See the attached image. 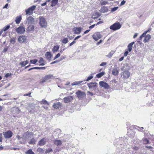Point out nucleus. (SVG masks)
<instances>
[{
    "mask_svg": "<svg viewBox=\"0 0 154 154\" xmlns=\"http://www.w3.org/2000/svg\"><path fill=\"white\" fill-rule=\"evenodd\" d=\"M40 25L42 27L45 28L47 26V23L45 18L42 16H40L39 17Z\"/></svg>",
    "mask_w": 154,
    "mask_h": 154,
    "instance_id": "f257e3e1",
    "label": "nucleus"
},
{
    "mask_svg": "<svg viewBox=\"0 0 154 154\" xmlns=\"http://www.w3.org/2000/svg\"><path fill=\"white\" fill-rule=\"evenodd\" d=\"M122 26L119 22H116L110 26V29L114 31L119 29Z\"/></svg>",
    "mask_w": 154,
    "mask_h": 154,
    "instance_id": "f03ea898",
    "label": "nucleus"
},
{
    "mask_svg": "<svg viewBox=\"0 0 154 154\" xmlns=\"http://www.w3.org/2000/svg\"><path fill=\"white\" fill-rule=\"evenodd\" d=\"M36 8V6L33 5L28 9L26 10L25 12L26 14H28L29 15H32L33 14V11L35 10Z\"/></svg>",
    "mask_w": 154,
    "mask_h": 154,
    "instance_id": "7ed1b4c3",
    "label": "nucleus"
},
{
    "mask_svg": "<svg viewBox=\"0 0 154 154\" xmlns=\"http://www.w3.org/2000/svg\"><path fill=\"white\" fill-rule=\"evenodd\" d=\"M97 84L95 82H91L87 84V85L89 89L91 91L95 90L96 89Z\"/></svg>",
    "mask_w": 154,
    "mask_h": 154,
    "instance_id": "20e7f679",
    "label": "nucleus"
},
{
    "mask_svg": "<svg viewBox=\"0 0 154 154\" xmlns=\"http://www.w3.org/2000/svg\"><path fill=\"white\" fill-rule=\"evenodd\" d=\"M77 97L79 99H81L86 96V94L84 92L81 91H78L76 92Z\"/></svg>",
    "mask_w": 154,
    "mask_h": 154,
    "instance_id": "39448f33",
    "label": "nucleus"
},
{
    "mask_svg": "<svg viewBox=\"0 0 154 154\" xmlns=\"http://www.w3.org/2000/svg\"><path fill=\"white\" fill-rule=\"evenodd\" d=\"M35 20L34 18L31 16H29L26 18V23L28 25H32L34 24Z\"/></svg>",
    "mask_w": 154,
    "mask_h": 154,
    "instance_id": "423d86ee",
    "label": "nucleus"
},
{
    "mask_svg": "<svg viewBox=\"0 0 154 154\" xmlns=\"http://www.w3.org/2000/svg\"><path fill=\"white\" fill-rule=\"evenodd\" d=\"M102 36L100 32L95 33L92 35V38L96 41H97Z\"/></svg>",
    "mask_w": 154,
    "mask_h": 154,
    "instance_id": "0eeeda50",
    "label": "nucleus"
},
{
    "mask_svg": "<svg viewBox=\"0 0 154 154\" xmlns=\"http://www.w3.org/2000/svg\"><path fill=\"white\" fill-rule=\"evenodd\" d=\"M25 30V28L23 26H20L15 29V31L17 33L21 34H23Z\"/></svg>",
    "mask_w": 154,
    "mask_h": 154,
    "instance_id": "6e6552de",
    "label": "nucleus"
},
{
    "mask_svg": "<svg viewBox=\"0 0 154 154\" xmlns=\"http://www.w3.org/2000/svg\"><path fill=\"white\" fill-rule=\"evenodd\" d=\"M3 135L5 138H9L12 136L13 133L10 131H8L5 132H3Z\"/></svg>",
    "mask_w": 154,
    "mask_h": 154,
    "instance_id": "1a4fd4ad",
    "label": "nucleus"
},
{
    "mask_svg": "<svg viewBox=\"0 0 154 154\" xmlns=\"http://www.w3.org/2000/svg\"><path fill=\"white\" fill-rule=\"evenodd\" d=\"M100 85L105 89H108L109 88V86L108 84L104 81H100L99 82Z\"/></svg>",
    "mask_w": 154,
    "mask_h": 154,
    "instance_id": "9d476101",
    "label": "nucleus"
},
{
    "mask_svg": "<svg viewBox=\"0 0 154 154\" xmlns=\"http://www.w3.org/2000/svg\"><path fill=\"white\" fill-rule=\"evenodd\" d=\"M130 75V73L128 71H125L123 72L121 76L125 79L128 78Z\"/></svg>",
    "mask_w": 154,
    "mask_h": 154,
    "instance_id": "9b49d317",
    "label": "nucleus"
},
{
    "mask_svg": "<svg viewBox=\"0 0 154 154\" xmlns=\"http://www.w3.org/2000/svg\"><path fill=\"white\" fill-rule=\"evenodd\" d=\"M73 97L72 96H69L63 98L64 101L65 103H68L71 101Z\"/></svg>",
    "mask_w": 154,
    "mask_h": 154,
    "instance_id": "f8f14e48",
    "label": "nucleus"
},
{
    "mask_svg": "<svg viewBox=\"0 0 154 154\" xmlns=\"http://www.w3.org/2000/svg\"><path fill=\"white\" fill-rule=\"evenodd\" d=\"M26 40V38L25 36L21 35L20 36L18 39V41L19 42H25Z\"/></svg>",
    "mask_w": 154,
    "mask_h": 154,
    "instance_id": "ddd939ff",
    "label": "nucleus"
},
{
    "mask_svg": "<svg viewBox=\"0 0 154 154\" xmlns=\"http://www.w3.org/2000/svg\"><path fill=\"white\" fill-rule=\"evenodd\" d=\"M33 134V133L29 131L25 133L23 135V137L25 139H28Z\"/></svg>",
    "mask_w": 154,
    "mask_h": 154,
    "instance_id": "4468645a",
    "label": "nucleus"
},
{
    "mask_svg": "<svg viewBox=\"0 0 154 154\" xmlns=\"http://www.w3.org/2000/svg\"><path fill=\"white\" fill-rule=\"evenodd\" d=\"M74 33L76 34H79L81 32V28L79 27H75L73 28Z\"/></svg>",
    "mask_w": 154,
    "mask_h": 154,
    "instance_id": "2eb2a0df",
    "label": "nucleus"
},
{
    "mask_svg": "<svg viewBox=\"0 0 154 154\" xmlns=\"http://www.w3.org/2000/svg\"><path fill=\"white\" fill-rule=\"evenodd\" d=\"M100 14L99 13L97 12L94 14L92 17V18L94 19H97L98 17L100 16Z\"/></svg>",
    "mask_w": 154,
    "mask_h": 154,
    "instance_id": "dca6fc26",
    "label": "nucleus"
},
{
    "mask_svg": "<svg viewBox=\"0 0 154 154\" xmlns=\"http://www.w3.org/2000/svg\"><path fill=\"white\" fill-rule=\"evenodd\" d=\"M46 143L45 139V138H43L41 139L38 142V144L39 146H43Z\"/></svg>",
    "mask_w": 154,
    "mask_h": 154,
    "instance_id": "f3484780",
    "label": "nucleus"
},
{
    "mask_svg": "<svg viewBox=\"0 0 154 154\" xmlns=\"http://www.w3.org/2000/svg\"><path fill=\"white\" fill-rule=\"evenodd\" d=\"M45 79H46L47 81L51 79L54 78V77L52 74H48L46 75L45 77Z\"/></svg>",
    "mask_w": 154,
    "mask_h": 154,
    "instance_id": "a211bd4d",
    "label": "nucleus"
},
{
    "mask_svg": "<svg viewBox=\"0 0 154 154\" xmlns=\"http://www.w3.org/2000/svg\"><path fill=\"white\" fill-rule=\"evenodd\" d=\"M22 19V17L21 16H17L16 18L15 21L17 24L20 23Z\"/></svg>",
    "mask_w": 154,
    "mask_h": 154,
    "instance_id": "6ab92c4d",
    "label": "nucleus"
},
{
    "mask_svg": "<svg viewBox=\"0 0 154 154\" xmlns=\"http://www.w3.org/2000/svg\"><path fill=\"white\" fill-rule=\"evenodd\" d=\"M108 8L107 7L105 6H103L101 8L100 11L101 12L104 13L107 12L108 11Z\"/></svg>",
    "mask_w": 154,
    "mask_h": 154,
    "instance_id": "aec40b11",
    "label": "nucleus"
},
{
    "mask_svg": "<svg viewBox=\"0 0 154 154\" xmlns=\"http://www.w3.org/2000/svg\"><path fill=\"white\" fill-rule=\"evenodd\" d=\"M119 70L117 68H114L112 70V74L114 75H117L119 73Z\"/></svg>",
    "mask_w": 154,
    "mask_h": 154,
    "instance_id": "412c9836",
    "label": "nucleus"
},
{
    "mask_svg": "<svg viewBox=\"0 0 154 154\" xmlns=\"http://www.w3.org/2000/svg\"><path fill=\"white\" fill-rule=\"evenodd\" d=\"M61 105V103L60 102L54 103L53 105V107L55 109H57Z\"/></svg>",
    "mask_w": 154,
    "mask_h": 154,
    "instance_id": "4be33fe9",
    "label": "nucleus"
},
{
    "mask_svg": "<svg viewBox=\"0 0 154 154\" xmlns=\"http://www.w3.org/2000/svg\"><path fill=\"white\" fill-rule=\"evenodd\" d=\"M134 43V42H133L128 44V50L130 52L132 49L133 45Z\"/></svg>",
    "mask_w": 154,
    "mask_h": 154,
    "instance_id": "5701e85b",
    "label": "nucleus"
},
{
    "mask_svg": "<svg viewBox=\"0 0 154 154\" xmlns=\"http://www.w3.org/2000/svg\"><path fill=\"white\" fill-rule=\"evenodd\" d=\"M54 143L57 146H60L62 144V142L60 140H56L54 141Z\"/></svg>",
    "mask_w": 154,
    "mask_h": 154,
    "instance_id": "b1692460",
    "label": "nucleus"
},
{
    "mask_svg": "<svg viewBox=\"0 0 154 154\" xmlns=\"http://www.w3.org/2000/svg\"><path fill=\"white\" fill-rule=\"evenodd\" d=\"M83 82V81H75L72 83L71 85L72 86L78 85L82 83Z\"/></svg>",
    "mask_w": 154,
    "mask_h": 154,
    "instance_id": "393cba45",
    "label": "nucleus"
},
{
    "mask_svg": "<svg viewBox=\"0 0 154 154\" xmlns=\"http://www.w3.org/2000/svg\"><path fill=\"white\" fill-rule=\"evenodd\" d=\"M59 48V46L58 45L56 46H54L53 48L52 49V51L53 53H55L57 51H58V50Z\"/></svg>",
    "mask_w": 154,
    "mask_h": 154,
    "instance_id": "a878e982",
    "label": "nucleus"
},
{
    "mask_svg": "<svg viewBox=\"0 0 154 154\" xmlns=\"http://www.w3.org/2000/svg\"><path fill=\"white\" fill-rule=\"evenodd\" d=\"M115 51L112 50L109 53V54L106 56L108 58H111L113 54L115 53Z\"/></svg>",
    "mask_w": 154,
    "mask_h": 154,
    "instance_id": "bb28decb",
    "label": "nucleus"
},
{
    "mask_svg": "<svg viewBox=\"0 0 154 154\" xmlns=\"http://www.w3.org/2000/svg\"><path fill=\"white\" fill-rule=\"evenodd\" d=\"M45 56H46L47 58L48 59H51V57L52 55L51 52H47L45 54Z\"/></svg>",
    "mask_w": 154,
    "mask_h": 154,
    "instance_id": "cd10ccee",
    "label": "nucleus"
},
{
    "mask_svg": "<svg viewBox=\"0 0 154 154\" xmlns=\"http://www.w3.org/2000/svg\"><path fill=\"white\" fill-rule=\"evenodd\" d=\"M28 63V61L26 60L25 61H22L20 63V64L23 67L25 66Z\"/></svg>",
    "mask_w": 154,
    "mask_h": 154,
    "instance_id": "c85d7f7f",
    "label": "nucleus"
},
{
    "mask_svg": "<svg viewBox=\"0 0 154 154\" xmlns=\"http://www.w3.org/2000/svg\"><path fill=\"white\" fill-rule=\"evenodd\" d=\"M58 0H52L51 1V6L53 7L55 6L57 3Z\"/></svg>",
    "mask_w": 154,
    "mask_h": 154,
    "instance_id": "c756f323",
    "label": "nucleus"
},
{
    "mask_svg": "<svg viewBox=\"0 0 154 154\" xmlns=\"http://www.w3.org/2000/svg\"><path fill=\"white\" fill-rule=\"evenodd\" d=\"M151 38V36L149 34H147L145 37L144 40V42L145 43H146L147 42H148L149 40Z\"/></svg>",
    "mask_w": 154,
    "mask_h": 154,
    "instance_id": "7c9ffc66",
    "label": "nucleus"
},
{
    "mask_svg": "<svg viewBox=\"0 0 154 154\" xmlns=\"http://www.w3.org/2000/svg\"><path fill=\"white\" fill-rule=\"evenodd\" d=\"M29 26L28 27V30L29 31H33L34 30V26L31 25H28Z\"/></svg>",
    "mask_w": 154,
    "mask_h": 154,
    "instance_id": "2f4dec72",
    "label": "nucleus"
},
{
    "mask_svg": "<svg viewBox=\"0 0 154 154\" xmlns=\"http://www.w3.org/2000/svg\"><path fill=\"white\" fill-rule=\"evenodd\" d=\"M40 103L42 104H47L48 105L50 104L49 103L45 100H43L41 101Z\"/></svg>",
    "mask_w": 154,
    "mask_h": 154,
    "instance_id": "473e14b6",
    "label": "nucleus"
},
{
    "mask_svg": "<svg viewBox=\"0 0 154 154\" xmlns=\"http://www.w3.org/2000/svg\"><path fill=\"white\" fill-rule=\"evenodd\" d=\"M105 72H103L97 74L96 75V76L98 78H100L103 76Z\"/></svg>",
    "mask_w": 154,
    "mask_h": 154,
    "instance_id": "72a5a7b5",
    "label": "nucleus"
},
{
    "mask_svg": "<svg viewBox=\"0 0 154 154\" xmlns=\"http://www.w3.org/2000/svg\"><path fill=\"white\" fill-rule=\"evenodd\" d=\"M26 154H35L32 149H29L26 152Z\"/></svg>",
    "mask_w": 154,
    "mask_h": 154,
    "instance_id": "f704fd0d",
    "label": "nucleus"
},
{
    "mask_svg": "<svg viewBox=\"0 0 154 154\" xmlns=\"http://www.w3.org/2000/svg\"><path fill=\"white\" fill-rule=\"evenodd\" d=\"M100 5H105L108 3V2L106 1L101 0L100 2Z\"/></svg>",
    "mask_w": 154,
    "mask_h": 154,
    "instance_id": "c9c22d12",
    "label": "nucleus"
},
{
    "mask_svg": "<svg viewBox=\"0 0 154 154\" xmlns=\"http://www.w3.org/2000/svg\"><path fill=\"white\" fill-rule=\"evenodd\" d=\"M10 27V26L9 25H7L6 26H5L1 30H2V32L3 31H5L7 30H8Z\"/></svg>",
    "mask_w": 154,
    "mask_h": 154,
    "instance_id": "e433bc0d",
    "label": "nucleus"
},
{
    "mask_svg": "<svg viewBox=\"0 0 154 154\" xmlns=\"http://www.w3.org/2000/svg\"><path fill=\"white\" fill-rule=\"evenodd\" d=\"M68 39L66 38H64L62 40V42L64 44H66L68 43Z\"/></svg>",
    "mask_w": 154,
    "mask_h": 154,
    "instance_id": "4c0bfd02",
    "label": "nucleus"
},
{
    "mask_svg": "<svg viewBox=\"0 0 154 154\" xmlns=\"http://www.w3.org/2000/svg\"><path fill=\"white\" fill-rule=\"evenodd\" d=\"M93 78V76L92 75V74H91L90 76H89L87 78L84 80V81H88L89 80Z\"/></svg>",
    "mask_w": 154,
    "mask_h": 154,
    "instance_id": "58836bf2",
    "label": "nucleus"
},
{
    "mask_svg": "<svg viewBox=\"0 0 154 154\" xmlns=\"http://www.w3.org/2000/svg\"><path fill=\"white\" fill-rule=\"evenodd\" d=\"M11 43L14 44L15 42V39L14 38H11L10 41Z\"/></svg>",
    "mask_w": 154,
    "mask_h": 154,
    "instance_id": "ea45409f",
    "label": "nucleus"
},
{
    "mask_svg": "<svg viewBox=\"0 0 154 154\" xmlns=\"http://www.w3.org/2000/svg\"><path fill=\"white\" fill-rule=\"evenodd\" d=\"M35 140L34 138H32L31 140L29 142V144H35Z\"/></svg>",
    "mask_w": 154,
    "mask_h": 154,
    "instance_id": "a19ab883",
    "label": "nucleus"
},
{
    "mask_svg": "<svg viewBox=\"0 0 154 154\" xmlns=\"http://www.w3.org/2000/svg\"><path fill=\"white\" fill-rule=\"evenodd\" d=\"M37 151L38 152L42 154L44 153V150L40 148H38Z\"/></svg>",
    "mask_w": 154,
    "mask_h": 154,
    "instance_id": "79ce46f5",
    "label": "nucleus"
},
{
    "mask_svg": "<svg viewBox=\"0 0 154 154\" xmlns=\"http://www.w3.org/2000/svg\"><path fill=\"white\" fill-rule=\"evenodd\" d=\"M38 62V60L36 59H34L33 60H31L30 62L32 64H35Z\"/></svg>",
    "mask_w": 154,
    "mask_h": 154,
    "instance_id": "37998d69",
    "label": "nucleus"
},
{
    "mask_svg": "<svg viewBox=\"0 0 154 154\" xmlns=\"http://www.w3.org/2000/svg\"><path fill=\"white\" fill-rule=\"evenodd\" d=\"M52 150L51 148H49L48 149H47L46 151L45 152V153L47 154L48 153H49L50 152H52Z\"/></svg>",
    "mask_w": 154,
    "mask_h": 154,
    "instance_id": "c03bdc74",
    "label": "nucleus"
},
{
    "mask_svg": "<svg viewBox=\"0 0 154 154\" xmlns=\"http://www.w3.org/2000/svg\"><path fill=\"white\" fill-rule=\"evenodd\" d=\"M118 8V7H116L113 8L111 9V11L112 12H114L116 11Z\"/></svg>",
    "mask_w": 154,
    "mask_h": 154,
    "instance_id": "a18cd8bd",
    "label": "nucleus"
},
{
    "mask_svg": "<svg viewBox=\"0 0 154 154\" xmlns=\"http://www.w3.org/2000/svg\"><path fill=\"white\" fill-rule=\"evenodd\" d=\"M47 81V80L45 79V77H43L42 78V79L40 80V82L42 84L44 83V82H45Z\"/></svg>",
    "mask_w": 154,
    "mask_h": 154,
    "instance_id": "49530a36",
    "label": "nucleus"
},
{
    "mask_svg": "<svg viewBox=\"0 0 154 154\" xmlns=\"http://www.w3.org/2000/svg\"><path fill=\"white\" fill-rule=\"evenodd\" d=\"M149 140L146 138L144 139L143 140V143L144 144H147L149 143Z\"/></svg>",
    "mask_w": 154,
    "mask_h": 154,
    "instance_id": "de8ad7c7",
    "label": "nucleus"
},
{
    "mask_svg": "<svg viewBox=\"0 0 154 154\" xmlns=\"http://www.w3.org/2000/svg\"><path fill=\"white\" fill-rule=\"evenodd\" d=\"M12 74L10 73H8L6 74L5 75V77L6 78H8V77L11 76Z\"/></svg>",
    "mask_w": 154,
    "mask_h": 154,
    "instance_id": "09e8293b",
    "label": "nucleus"
},
{
    "mask_svg": "<svg viewBox=\"0 0 154 154\" xmlns=\"http://www.w3.org/2000/svg\"><path fill=\"white\" fill-rule=\"evenodd\" d=\"M107 64V63L105 62H102L100 65V66H104Z\"/></svg>",
    "mask_w": 154,
    "mask_h": 154,
    "instance_id": "8fccbe9b",
    "label": "nucleus"
},
{
    "mask_svg": "<svg viewBox=\"0 0 154 154\" xmlns=\"http://www.w3.org/2000/svg\"><path fill=\"white\" fill-rule=\"evenodd\" d=\"M39 63H41L44 62V60L43 58L42 57H40V60L38 61Z\"/></svg>",
    "mask_w": 154,
    "mask_h": 154,
    "instance_id": "3c124183",
    "label": "nucleus"
},
{
    "mask_svg": "<svg viewBox=\"0 0 154 154\" xmlns=\"http://www.w3.org/2000/svg\"><path fill=\"white\" fill-rule=\"evenodd\" d=\"M87 93H88V95L92 96L94 95V94L92 92H91L90 91H88L87 92Z\"/></svg>",
    "mask_w": 154,
    "mask_h": 154,
    "instance_id": "603ef678",
    "label": "nucleus"
},
{
    "mask_svg": "<svg viewBox=\"0 0 154 154\" xmlns=\"http://www.w3.org/2000/svg\"><path fill=\"white\" fill-rule=\"evenodd\" d=\"M60 53H58L57 55H56L54 57V59H55L58 58L60 56Z\"/></svg>",
    "mask_w": 154,
    "mask_h": 154,
    "instance_id": "864d4df0",
    "label": "nucleus"
},
{
    "mask_svg": "<svg viewBox=\"0 0 154 154\" xmlns=\"http://www.w3.org/2000/svg\"><path fill=\"white\" fill-rule=\"evenodd\" d=\"M151 28H150L148 30H147L145 32L143 33V34H145V35L146 34V33L148 32H149L151 30Z\"/></svg>",
    "mask_w": 154,
    "mask_h": 154,
    "instance_id": "5fc2aeb1",
    "label": "nucleus"
},
{
    "mask_svg": "<svg viewBox=\"0 0 154 154\" xmlns=\"http://www.w3.org/2000/svg\"><path fill=\"white\" fill-rule=\"evenodd\" d=\"M145 34H143V33L140 35L139 37V40H141L142 39V38L144 36Z\"/></svg>",
    "mask_w": 154,
    "mask_h": 154,
    "instance_id": "6e6d98bb",
    "label": "nucleus"
},
{
    "mask_svg": "<svg viewBox=\"0 0 154 154\" xmlns=\"http://www.w3.org/2000/svg\"><path fill=\"white\" fill-rule=\"evenodd\" d=\"M125 1L124 0H122L120 3V5L122 6L124 5L125 4Z\"/></svg>",
    "mask_w": 154,
    "mask_h": 154,
    "instance_id": "4d7b16f0",
    "label": "nucleus"
},
{
    "mask_svg": "<svg viewBox=\"0 0 154 154\" xmlns=\"http://www.w3.org/2000/svg\"><path fill=\"white\" fill-rule=\"evenodd\" d=\"M76 43V42L75 41H73L69 45V46L70 47L72 45H73L75 43Z\"/></svg>",
    "mask_w": 154,
    "mask_h": 154,
    "instance_id": "13d9d810",
    "label": "nucleus"
},
{
    "mask_svg": "<svg viewBox=\"0 0 154 154\" xmlns=\"http://www.w3.org/2000/svg\"><path fill=\"white\" fill-rule=\"evenodd\" d=\"M138 130L141 131H143V128L141 127H138Z\"/></svg>",
    "mask_w": 154,
    "mask_h": 154,
    "instance_id": "bf43d9fd",
    "label": "nucleus"
},
{
    "mask_svg": "<svg viewBox=\"0 0 154 154\" xmlns=\"http://www.w3.org/2000/svg\"><path fill=\"white\" fill-rule=\"evenodd\" d=\"M2 134L0 133V142H2Z\"/></svg>",
    "mask_w": 154,
    "mask_h": 154,
    "instance_id": "052dcab7",
    "label": "nucleus"
},
{
    "mask_svg": "<svg viewBox=\"0 0 154 154\" xmlns=\"http://www.w3.org/2000/svg\"><path fill=\"white\" fill-rule=\"evenodd\" d=\"M96 25V24H94L93 25H92L90 26L89 27V28L90 29H92Z\"/></svg>",
    "mask_w": 154,
    "mask_h": 154,
    "instance_id": "680f3d73",
    "label": "nucleus"
},
{
    "mask_svg": "<svg viewBox=\"0 0 154 154\" xmlns=\"http://www.w3.org/2000/svg\"><path fill=\"white\" fill-rule=\"evenodd\" d=\"M8 49V47H6L4 48L3 50V52H5L7 51Z\"/></svg>",
    "mask_w": 154,
    "mask_h": 154,
    "instance_id": "e2e57ef3",
    "label": "nucleus"
},
{
    "mask_svg": "<svg viewBox=\"0 0 154 154\" xmlns=\"http://www.w3.org/2000/svg\"><path fill=\"white\" fill-rule=\"evenodd\" d=\"M102 40H100L99 42H98L97 43V45H99L101 43H102Z\"/></svg>",
    "mask_w": 154,
    "mask_h": 154,
    "instance_id": "0e129e2a",
    "label": "nucleus"
},
{
    "mask_svg": "<svg viewBox=\"0 0 154 154\" xmlns=\"http://www.w3.org/2000/svg\"><path fill=\"white\" fill-rule=\"evenodd\" d=\"M81 37V35H78V36H77L74 39V41L77 39L78 38H79Z\"/></svg>",
    "mask_w": 154,
    "mask_h": 154,
    "instance_id": "69168bd1",
    "label": "nucleus"
},
{
    "mask_svg": "<svg viewBox=\"0 0 154 154\" xmlns=\"http://www.w3.org/2000/svg\"><path fill=\"white\" fill-rule=\"evenodd\" d=\"M128 54V52L127 51H126L124 53V56L125 57L127 56V55Z\"/></svg>",
    "mask_w": 154,
    "mask_h": 154,
    "instance_id": "338daca9",
    "label": "nucleus"
},
{
    "mask_svg": "<svg viewBox=\"0 0 154 154\" xmlns=\"http://www.w3.org/2000/svg\"><path fill=\"white\" fill-rule=\"evenodd\" d=\"M103 23V22L102 21H99L98 22H97L96 24V25H99L100 24V23Z\"/></svg>",
    "mask_w": 154,
    "mask_h": 154,
    "instance_id": "774afa93",
    "label": "nucleus"
}]
</instances>
